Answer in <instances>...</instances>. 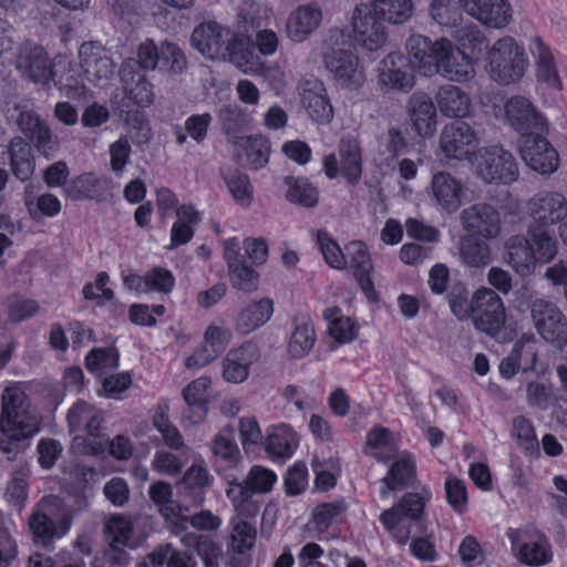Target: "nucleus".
Returning <instances> with one entry per match:
<instances>
[{
    "label": "nucleus",
    "instance_id": "1",
    "mask_svg": "<svg viewBox=\"0 0 567 567\" xmlns=\"http://www.w3.org/2000/svg\"><path fill=\"white\" fill-rule=\"evenodd\" d=\"M40 415L19 383L4 388L1 394L0 452L13 461L28 441L40 431Z\"/></svg>",
    "mask_w": 567,
    "mask_h": 567
},
{
    "label": "nucleus",
    "instance_id": "2",
    "mask_svg": "<svg viewBox=\"0 0 567 567\" xmlns=\"http://www.w3.org/2000/svg\"><path fill=\"white\" fill-rule=\"evenodd\" d=\"M415 69L425 76L441 74L454 82H464L474 75L471 59L447 39L432 41L425 35L413 34L406 42Z\"/></svg>",
    "mask_w": 567,
    "mask_h": 567
},
{
    "label": "nucleus",
    "instance_id": "3",
    "mask_svg": "<svg viewBox=\"0 0 567 567\" xmlns=\"http://www.w3.org/2000/svg\"><path fill=\"white\" fill-rule=\"evenodd\" d=\"M276 481L277 476L271 470L255 465L245 478L236 476V482L229 484L226 495L239 516L252 517L258 508L251 503V495L270 492Z\"/></svg>",
    "mask_w": 567,
    "mask_h": 567
},
{
    "label": "nucleus",
    "instance_id": "4",
    "mask_svg": "<svg viewBox=\"0 0 567 567\" xmlns=\"http://www.w3.org/2000/svg\"><path fill=\"white\" fill-rule=\"evenodd\" d=\"M420 493H406L401 501L383 511L380 520L386 530L398 540L399 544H405L412 533V526L421 519L430 494L424 491Z\"/></svg>",
    "mask_w": 567,
    "mask_h": 567
},
{
    "label": "nucleus",
    "instance_id": "5",
    "mask_svg": "<svg viewBox=\"0 0 567 567\" xmlns=\"http://www.w3.org/2000/svg\"><path fill=\"white\" fill-rule=\"evenodd\" d=\"M491 78L503 85L519 81L526 70L527 61L522 47L511 37L497 40L488 51Z\"/></svg>",
    "mask_w": 567,
    "mask_h": 567
},
{
    "label": "nucleus",
    "instance_id": "6",
    "mask_svg": "<svg viewBox=\"0 0 567 567\" xmlns=\"http://www.w3.org/2000/svg\"><path fill=\"white\" fill-rule=\"evenodd\" d=\"M477 175L486 183L512 184L519 176L514 155L501 145L478 148L472 159Z\"/></svg>",
    "mask_w": 567,
    "mask_h": 567
},
{
    "label": "nucleus",
    "instance_id": "7",
    "mask_svg": "<svg viewBox=\"0 0 567 567\" xmlns=\"http://www.w3.org/2000/svg\"><path fill=\"white\" fill-rule=\"evenodd\" d=\"M475 310L471 317L475 329L499 342L508 340L505 331L506 310L499 296L489 288L474 292Z\"/></svg>",
    "mask_w": 567,
    "mask_h": 567
},
{
    "label": "nucleus",
    "instance_id": "8",
    "mask_svg": "<svg viewBox=\"0 0 567 567\" xmlns=\"http://www.w3.org/2000/svg\"><path fill=\"white\" fill-rule=\"evenodd\" d=\"M529 309L534 327L544 340L558 348L567 344V318L554 302L537 298Z\"/></svg>",
    "mask_w": 567,
    "mask_h": 567
},
{
    "label": "nucleus",
    "instance_id": "9",
    "mask_svg": "<svg viewBox=\"0 0 567 567\" xmlns=\"http://www.w3.org/2000/svg\"><path fill=\"white\" fill-rule=\"evenodd\" d=\"M528 226L553 228L567 216V200L560 193L542 190L526 203Z\"/></svg>",
    "mask_w": 567,
    "mask_h": 567
},
{
    "label": "nucleus",
    "instance_id": "10",
    "mask_svg": "<svg viewBox=\"0 0 567 567\" xmlns=\"http://www.w3.org/2000/svg\"><path fill=\"white\" fill-rule=\"evenodd\" d=\"M347 42L342 31H340V44ZM326 69L333 74L336 81L346 89H358L364 82L362 70L359 69L358 56L351 50L340 47L323 54Z\"/></svg>",
    "mask_w": 567,
    "mask_h": 567
},
{
    "label": "nucleus",
    "instance_id": "11",
    "mask_svg": "<svg viewBox=\"0 0 567 567\" xmlns=\"http://www.w3.org/2000/svg\"><path fill=\"white\" fill-rule=\"evenodd\" d=\"M414 63L412 56L393 52L388 54L379 64L378 84L382 89L410 92L414 84Z\"/></svg>",
    "mask_w": 567,
    "mask_h": 567
},
{
    "label": "nucleus",
    "instance_id": "12",
    "mask_svg": "<svg viewBox=\"0 0 567 567\" xmlns=\"http://www.w3.org/2000/svg\"><path fill=\"white\" fill-rule=\"evenodd\" d=\"M545 132L519 140V153L525 164L533 171L549 175L559 165L557 151L544 136Z\"/></svg>",
    "mask_w": 567,
    "mask_h": 567
},
{
    "label": "nucleus",
    "instance_id": "13",
    "mask_svg": "<svg viewBox=\"0 0 567 567\" xmlns=\"http://www.w3.org/2000/svg\"><path fill=\"white\" fill-rule=\"evenodd\" d=\"M461 224L471 236L495 239L501 234L499 212L491 204L476 203L462 210Z\"/></svg>",
    "mask_w": 567,
    "mask_h": 567
},
{
    "label": "nucleus",
    "instance_id": "14",
    "mask_svg": "<svg viewBox=\"0 0 567 567\" xmlns=\"http://www.w3.org/2000/svg\"><path fill=\"white\" fill-rule=\"evenodd\" d=\"M505 116L520 138L546 132L545 117L524 96H513L505 103Z\"/></svg>",
    "mask_w": 567,
    "mask_h": 567
},
{
    "label": "nucleus",
    "instance_id": "15",
    "mask_svg": "<svg viewBox=\"0 0 567 567\" xmlns=\"http://www.w3.org/2000/svg\"><path fill=\"white\" fill-rule=\"evenodd\" d=\"M233 430L225 427L212 442L214 467L227 484L236 482V472L243 463L239 447L234 441Z\"/></svg>",
    "mask_w": 567,
    "mask_h": 567
},
{
    "label": "nucleus",
    "instance_id": "16",
    "mask_svg": "<svg viewBox=\"0 0 567 567\" xmlns=\"http://www.w3.org/2000/svg\"><path fill=\"white\" fill-rule=\"evenodd\" d=\"M234 33L215 21L202 22L192 32L190 43L194 49L209 59L221 58Z\"/></svg>",
    "mask_w": 567,
    "mask_h": 567
},
{
    "label": "nucleus",
    "instance_id": "17",
    "mask_svg": "<svg viewBox=\"0 0 567 567\" xmlns=\"http://www.w3.org/2000/svg\"><path fill=\"white\" fill-rule=\"evenodd\" d=\"M298 90L302 106L316 123L328 124L332 121L333 107L320 80L306 78L301 80Z\"/></svg>",
    "mask_w": 567,
    "mask_h": 567
},
{
    "label": "nucleus",
    "instance_id": "18",
    "mask_svg": "<svg viewBox=\"0 0 567 567\" xmlns=\"http://www.w3.org/2000/svg\"><path fill=\"white\" fill-rule=\"evenodd\" d=\"M224 256L231 286L246 293L256 291L259 285V274L246 264L236 238L225 243Z\"/></svg>",
    "mask_w": 567,
    "mask_h": 567
},
{
    "label": "nucleus",
    "instance_id": "19",
    "mask_svg": "<svg viewBox=\"0 0 567 567\" xmlns=\"http://www.w3.org/2000/svg\"><path fill=\"white\" fill-rule=\"evenodd\" d=\"M477 136L470 124L454 121L445 125L440 137V147L447 158L464 159L473 155Z\"/></svg>",
    "mask_w": 567,
    "mask_h": 567
},
{
    "label": "nucleus",
    "instance_id": "20",
    "mask_svg": "<svg viewBox=\"0 0 567 567\" xmlns=\"http://www.w3.org/2000/svg\"><path fill=\"white\" fill-rule=\"evenodd\" d=\"M462 8L482 24L502 29L512 21L513 9L508 0H458Z\"/></svg>",
    "mask_w": 567,
    "mask_h": 567
},
{
    "label": "nucleus",
    "instance_id": "21",
    "mask_svg": "<svg viewBox=\"0 0 567 567\" xmlns=\"http://www.w3.org/2000/svg\"><path fill=\"white\" fill-rule=\"evenodd\" d=\"M80 65L90 82L107 81L114 73V62L99 42H84L79 49Z\"/></svg>",
    "mask_w": 567,
    "mask_h": 567
},
{
    "label": "nucleus",
    "instance_id": "22",
    "mask_svg": "<svg viewBox=\"0 0 567 567\" xmlns=\"http://www.w3.org/2000/svg\"><path fill=\"white\" fill-rule=\"evenodd\" d=\"M16 66L24 78L35 83H47L52 79V63L39 45L23 44L17 54Z\"/></svg>",
    "mask_w": 567,
    "mask_h": 567
},
{
    "label": "nucleus",
    "instance_id": "23",
    "mask_svg": "<svg viewBox=\"0 0 567 567\" xmlns=\"http://www.w3.org/2000/svg\"><path fill=\"white\" fill-rule=\"evenodd\" d=\"M377 18L373 11H363L359 7L352 17L354 40L369 51L378 50L386 40L384 27Z\"/></svg>",
    "mask_w": 567,
    "mask_h": 567
},
{
    "label": "nucleus",
    "instance_id": "24",
    "mask_svg": "<svg viewBox=\"0 0 567 567\" xmlns=\"http://www.w3.org/2000/svg\"><path fill=\"white\" fill-rule=\"evenodd\" d=\"M209 386L210 379L208 377H200L184 388L183 398L186 408L182 413L183 422L199 424L205 420L208 412Z\"/></svg>",
    "mask_w": 567,
    "mask_h": 567
},
{
    "label": "nucleus",
    "instance_id": "25",
    "mask_svg": "<svg viewBox=\"0 0 567 567\" xmlns=\"http://www.w3.org/2000/svg\"><path fill=\"white\" fill-rule=\"evenodd\" d=\"M505 248V260L517 275L527 277L535 271L538 259L526 236H511Z\"/></svg>",
    "mask_w": 567,
    "mask_h": 567
},
{
    "label": "nucleus",
    "instance_id": "26",
    "mask_svg": "<svg viewBox=\"0 0 567 567\" xmlns=\"http://www.w3.org/2000/svg\"><path fill=\"white\" fill-rule=\"evenodd\" d=\"M6 152L9 154L13 176L21 182L30 181L35 172V156L31 144L21 136H14L3 151Z\"/></svg>",
    "mask_w": 567,
    "mask_h": 567
},
{
    "label": "nucleus",
    "instance_id": "27",
    "mask_svg": "<svg viewBox=\"0 0 567 567\" xmlns=\"http://www.w3.org/2000/svg\"><path fill=\"white\" fill-rule=\"evenodd\" d=\"M408 112L419 135L426 137L434 134L436 109L426 93H413L408 101Z\"/></svg>",
    "mask_w": 567,
    "mask_h": 567
},
{
    "label": "nucleus",
    "instance_id": "28",
    "mask_svg": "<svg viewBox=\"0 0 567 567\" xmlns=\"http://www.w3.org/2000/svg\"><path fill=\"white\" fill-rule=\"evenodd\" d=\"M3 112L7 121L18 126L30 141L47 125V122L35 111L17 99L8 100Z\"/></svg>",
    "mask_w": 567,
    "mask_h": 567
},
{
    "label": "nucleus",
    "instance_id": "29",
    "mask_svg": "<svg viewBox=\"0 0 567 567\" xmlns=\"http://www.w3.org/2000/svg\"><path fill=\"white\" fill-rule=\"evenodd\" d=\"M257 348L252 343H245L241 347L227 353L223 361V377L227 382L240 383L249 374V367L257 360Z\"/></svg>",
    "mask_w": 567,
    "mask_h": 567
},
{
    "label": "nucleus",
    "instance_id": "30",
    "mask_svg": "<svg viewBox=\"0 0 567 567\" xmlns=\"http://www.w3.org/2000/svg\"><path fill=\"white\" fill-rule=\"evenodd\" d=\"M321 10L316 4H303L287 21V34L295 42L305 41L320 24Z\"/></svg>",
    "mask_w": 567,
    "mask_h": 567
},
{
    "label": "nucleus",
    "instance_id": "31",
    "mask_svg": "<svg viewBox=\"0 0 567 567\" xmlns=\"http://www.w3.org/2000/svg\"><path fill=\"white\" fill-rule=\"evenodd\" d=\"M274 302L269 298H262L250 302L238 313L236 330L240 334H248L264 326L272 316Z\"/></svg>",
    "mask_w": 567,
    "mask_h": 567
},
{
    "label": "nucleus",
    "instance_id": "32",
    "mask_svg": "<svg viewBox=\"0 0 567 567\" xmlns=\"http://www.w3.org/2000/svg\"><path fill=\"white\" fill-rule=\"evenodd\" d=\"M432 190L437 203L449 212L461 205V184L446 172H439L432 178Z\"/></svg>",
    "mask_w": 567,
    "mask_h": 567
},
{
    "label": "nucleus",
    "instance_id": "33",
    "mask_svg": "<svg viewBox=\"0 0 567 567\" xmlns=\"http://www.w3.org/2000/svg\"><path fill=\"white\" fill-rule=\"evenodd\" d=\"M526 237L539 262H549L557 255L558 241L554 228L527 225Z\"/></svg>",
    "mask_w": 567,
    "mask_h": 567
},
{
    "label": "nucleus",
    "instance_id": "34",
    "mask_svg": "<svg viewBox=\"0 0 567 567\" xmlns=\"http://www.w3.org/2000/svg\"><path fill=\"white\" fill-rule=\"evenodd\" d=\"M440 111L449 117H464L470 113L471 101L460 87L447 84L436 94Z\"/></svg>",
    "mask_w": 567,
    "mask_h": 567
},
{
    "label": "nucleus",
    "instance_id": "35",
    "mask_svg": "<svg viewBox=\"0 0 567 567\" xmlns=\"http://www.w3.org/2000/svg\"><path fill=\"white\" fill-rule=\"evenodd\" d=\"M536 361V351L529 342H516L512 352L499 363V373L511 379L517 370L528 371Z\"/></svg>",
    "mask_w": 567,
    "mask_h": 567
},
{
    "label": "nucleus",
    "instance_id": "36",
    "mask_svg": "<svg viewBox=\"0 0 567 567\" xmlns=\"http://www.w3.org/2000/svg\"><path fill=\"white\" fill-rule=\"evenodd\" d=\"M340 172L348 183L354 185L361 178V150L358 142L351 137H343L339 144Z\"/></svg>",
    "mask_w": 567,
    "mask_h": 567
},
{
    "label": "nucleus",
    "instance_id": "37",
    "mask_svg": "<svg viewBox=\"0 0 567 567\" xmlns=\"http://www.w3.org/2000/svg\"><path fill=\"white\" fill-rule=\"evenodd\" d=\"M415 480V464L410 456L402 457L395 461L388 475L382 478L383 488L382 496L386 497L390 492L405 488Z\"/></svg>",
    "mask_w": 567,
    "mask_h": 567
},
{
    "label": "nucleus",
    "instance_id": "38",
    "mask_svg": "<svg viewBox=\"0 0 567 567\" xmlns=\"http://www.w3.org/2000/svg\"><path fill=\"white\" fill-rule=\"evenodd\" d=\"M286 199L305 208H313L319 202V192L307 177L286 176Z\"/></svg>",
    "mask_w": 567,
    "mask_h": 567
},
{
    "label": "nucleus",
    "instance_id": "39",
    "mask_svg": "<svg viewBox=\"0 0 567 567\" xmlns=\"http://www.w3.org/2000/svg\"><path fill=\"white\" fill-rule=\"evenodd\" d=\"M530 51L537 60L538 80L551 87L559 89L560 81L554 63L553 54L539 37H535L533 39Z\"/></svg>",
    "mask_w": 567,
    "mask_h": 567
},
{
    "label": "nucleus",
    "instance_id": "40",
    "mask_svg": "<svg viewBox=\"0 0 567 567\" xmlns=\"http://www.w3.org/2000/svg\"><path fill=\"white\" fill-rule=\"evenodd\" d=\"M373 13L392 24H401L408 21L413 11L412 0H372Z\"/></svg>",
    "mask_w": 567,
    "mask_h": 567
},
{
    "label": "nucleus",
    "instance_id": "41",
    "mask_svg": "<svg viewBox=\"0 0 567 567\" xmlns=\"http://www.w3.org/2000/svg\"><path fill=\"white\" fill-rule=\"evenodd\" d=\"M255 58L254 48L250 45L249 40L235 33L227 44V51L221 56V59H228L243 72L255 69Z\"/></svg>",
    "mask_w": 567,
    "mask_h": 567
},
{
    "label": "nucleus",
    "instance_id": "42",
    "mask_svg": "<svg viewBox=\"0 0 567 567\" xmlns=\"http://www.w3.org/2000/svg\"><path fill=\"white\" fill-rule=\"evenodd\" d=\"M460 257L470 267H486L491 264V248L475 236H465L460 241Z\"/></svg>",
    "mask_w": 567,
    "mask_h": 567
},
{
    "label": "nucleus",
    "instance_id": "43",
    "mask_svg": "<svg viewBox=\"0 0 567 567\" xmlns=\"http://www.w3.org/2000/svg\"><path fill=\"white\" fill-rule=\"evenodd\" d=\"M297 445L296 433L287 424L272 427L267 435L266 451L278 457H289Z\"/></svg>",
    "mask_w": 567,
    "mask_h": 567
},
{
    "label": "nucleus",
    "instance_id": "44",
    "mask_svg": "<svg viewBox=\"0 0 567 567\" xmlns=\"http://www.w3.org/2000/svg\"><path fill=\"white\" fill-rule=\"evenodd\" d=\"M316 342V333L312 322L309 319H301L296 323L291 334L288 351L295 359H299L309 353Z\"/></svg>",
    "mask_w": 567,
    "mask_h": 567
},
{
    "label": "nucleus",
    "instance_id": "45",
    "mask_svg": "<svg viewBox=\"0 0 567 567\" xmlns=\"http://www.w3.org/2000/svg\"><path fill=\"white\" fill-rule=\"evenodd\" d=\"M188 62L183 49L171 41L164 40L159 43V64L169 75L183 74Z\"/></svg>",
    "mask_w": 567,
    "mask_h": 567
},
{
    "label": "nucleus",
    "instance_id": "46",
    "mask_svg": "<svg viewBox=\"0 0 567 567\" xmlns=\"http://www.w3.org/2000/svg\"><path fill=\"white\" fill-rule=\"evenodd\" d=\"M219 122L223 132L228 138L237 144L239 143L241 133L247 128V120L240 107L237 105H225L219 111Z\"/></svg>",
    "mask_w": 567,
    "mask_h": 567
},
{
    "label": "nucleus",
    "instance_id": "47",
    "mask_svg": "<svg viewBox=\"0 0 567 567\" xmlns=\"http://www.w3.org/2000/svg\"><path fill=\"white\" fill-rule=\"evenodd\" d=\"M238 144L246 150L247 163L251 168L259 169L268 163L270 146L266 137L244 136Z\"/></svg>",
    "mask_w": 567,
    "mask_h": 567
},
{
    "label": "nucleus",
    "instance_id": "48",
    "mask_svg": "<svg viewBox=\"0 0 567 567\" xmlns=\"http://www.w3.org/2000/svg\"><path fill=\"white\" fill-rule=\"evenodd\" d=\"M512 436L528 455L539 454V443L532 422L523 415L513 419Z\"/></svg>",
    "mask_w": 567,
    "mask_h": 567
},
{
    "label": "nucleus",
    "instance_id": "49",
    "mask_svg": "<svg viewBox=\"0 0 567 567\" xmlns=\"http://www.w3.org/2000/svg\"><path fill=\"white\" fill-rule=\"evenodd\" d=\"M28 524L33 536V542L39 546L47 547L58 535L56 525L42 512L33 513L29 517Z\"/></svg>",
    "mask_w": 567,
    "mask_h": 567
},
{
    "label": "nucleus",
    "instance_id": "50",
    "mask_svg": "<svg viewBox=\"0 0 567 567\" xmlns=\"http://www.w3.org/2000/svg\"><path fill=\"white\" fill-rule=\"evenodd\" d=\"M125 123L127 134L135 145L142 146L152 140V127L144 112L138 110L127 112Z\"/></svg>",
    "mask_w": 567,
    "mask_h": 567
},
{
    "label": "nucleus",
    "instance_id": "51",
    "mask_svg": "<svg viewBox=\"0 0 567 567\" xmlns=\"http://www.w3.org/2000/svg\"><path fill=\"white\" fill-rule=\"evenodd\" d=\"M447 301L460 321L470 319L475 310L474 295L470 298V291L464 286H454L447 293Z\"/></svg>",
    "mask_w": 567,
    "mask_h": 567
},
{
    "label": "nucleus",
    "instance_id": "52",
    "mask_svg": "<svg viewBox=\"0 0 567 567\" xmlns=\"http://www.w3.org/2000/svg\"><path fill=\"white\" fill-rule=\"evenodd\" d=\"M223 178L234 199L244 207H248L252 200V190L249 178L241 172L226 174L221 171Z\"/></svg>",
    "mask_w": 567,
    "mask_h": 567
},
{
    "label": "nucleus",
    "instance_id": "53",
    "mask_svg": "<svg viewBox=\"0 0 567 567\" xmlns=\"http://www.w3.org/2000/svg\"><path fill=\"white\" fill-rule=\"evenodd\" d=\"M518 553L519 560L528 566H543L551 559L550 547L543 538L524 543L520 545Z\"/></svg>",
    "mask_w": 567,
    "mask_h": 567
},
{
    "label": "nucleus",
    "instance_id": "54",
    "mask_svg": "<svg viewBox=\"0 0 567 567\" xmlns=\"http://www.w3.org/2000/svg\"><path fill=\"white\" fill-rule=\"evenodd\" d=\"M106 539L110 544L134 546L132 543L133 525L122 516H113L105 526Z\"/></svg>",
    "mask_w": 567,
    "mask_h": 567
},
{
    "label": "nucleus",
    "instance_id": "55",
    "mask_svg": "<svg viewBox=\"0 0 567 567\" xmlns=\"http://www.w3.org/2000/svg\"><path fill=\"white\" fill-rule=\"evenodd\" d=\"M455 37L457 41L461 43V45L464 49L470 50L472 54L478 55L483 52L484 49L487 48L485 43L486 38L483 31L480 29L478 25L474 23L461 25L455 31Z\"/></svg>",
    "mask_w": 567,
    "mask_h": 567
},
{
    "label": "nucleus",
    "instance_id": "56",
    "mask_svg": "<svg viewBox=\"0 0 567 567\" xmlns=\"http://www.w3.org/2000/svg\"><path fill=\"white\" fill-rule=\"evenodd\" d=\"M29 472V466L21 464L13 471L11 480L8 483L6 496L14 506H20L27 498V477Z\"/></svg>",
    "mask_w": 567,
    "mask_h": 567
},
{
    "label": "nucleus",
    "instance_id": "57",
    "mask_svg": "<svg viewBox=\"0 0 567 567\" xmlns=\"http://www.w3.org/2000/svg\"><path fill=\"white\" fill-rule=\"evenodd\" d=\"M367 444L375 450L374 457L379 461H388L396 453L393 444L390 443V432L386 429H374L368 433Z\"/></svg>",
    "mask_w": 567,
    "mask_h": 567
},
{
    "label": "nucleus",
    "instance_id": "58",
    "mask_svg": "<svg viewBox=\"0 0 567 567\" xmlns=\"http://www.w3.org/2000/svg\"><path fill=\"white\" fill-rule=\"evenodd\" d=\"M118 365V352L114 348H95L85 358L90 371L112 370Z\"/></svg>",
    "mask_w": 567,
    "mask_h": 567
},
{
    "label": "nucleus",
    "instance_id": "59",
    "mask_svg": "<svg viewBox=\"0 0 567 567\" xmlns=\"http://www.w3.org/2000/svg\"><path fill=\"white\" fill-rule=\"evenodd\" d=\"M346 509L347 504L343 499L318 505L312 513L317 529L326 530Z\"/></svg>",
    "mask_w": 567,
    "mask_h": 567
},
{
    "label": "nucleus",
    "instance_id": "60",
    "mask_svg": "<svg viewBox=\"0 0 567 567\" xmlns=\"http://www.w3.org/2000/svg\"><path fill=\"white\" fill-rule=\"evenodd\" d=\"M212 480L213 478L205 466L193 464L185 472L182 481L179 482V486L199 494L212 484Z\"/></svg>",
    "mask_w": 567,
    "mask_h": 567
},
{
    "label": "nucleus",
    "instance_id": "61",
    "mask_svg": "<svg viewBox=\"0 0 567 567\" xmlns=\"http://www.w3.org/2000/svg\"><path fill=\"white\" fill-rule=\"evenodd\" d=\"M256 539V529L246 520H239L234 525L230 537V546L234 551L244 554L251 549Z\"/></svg>",
    "mask_w": 567,
    "mask_h": 567
},
{
    "label": "nucleus",
    "instance_id": "62",
    "mask_svg": "<svg viewBox=\"0 0 567 567\" xmlns=\"http://www.w3.org/2000/svg\"><path fill=\"white\" fill-rule=\"evenodd\" d=\"M37 152L45 159H52L60 151V138L52 132L51 127L47 124L38 134L30 141Z\"/></svg>",
    "mask_w": 567,
    "mask_h": 567
},
{
    "label": "nucleus",
    "instance_id": "63",
    "mask_svg": "<svg viewBox=\"0 0 567 567\" xmlns=\"http://www.w3.org/2000/svg\"><path fill=\"white\" fill-rule=\"evenodd\" d=\"M317 240L327 264L332 268L343 269L347 265V260L338 244L332 240L326 231L321 230L318 231Z\"/></svg>",
    "mask_w": 567,
    "mask_h": 567
},
{
    "label": "nucleus",
    "instance_id": "64",
    "mask_svg": "<svg viewBox=\"0 0 567 567\" xmlns=\"http://www.w3.org/2000/svg\"><path fill=\"white\" fill-rule=\"evenodd\" d=\"M351 257L350 264L354 270V275L370 274L373 265L367 246L361 241H352L347 247Z\"/></svg>",
    "mask_w": 567,
    "mask_h": 567
}]
</instances>
